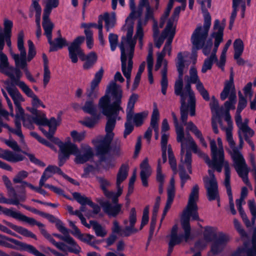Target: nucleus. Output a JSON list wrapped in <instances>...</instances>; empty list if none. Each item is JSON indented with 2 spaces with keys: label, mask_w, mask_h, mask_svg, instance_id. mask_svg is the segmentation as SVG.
Listing matches in <instances>:
<instances>
[{
  "label": "nucleus",
  "mask_w": 256,
  "mask_h": 256,
  "mask_svg": "<svg viewBox=\"0 0 256 256\" xmlns=\"http://www.w3.org/2000/svg\"><path fill=\"white\" fill-rule=\"evenodd\" d=\"M174 125L176 134V140L180 143V163L179 165L180 176L181 180V188H183L186 182L189 179V176L186 171L192 172V154L187 149L190 148L194 153L200 158H202L209 168L216 170L218 172L222 171L220 162L224 156V148L221 138L217 139L218 146L214 140H211L210 146L212 153V160L208 156L203 153L198 148L193 138L189 134L186 136L184 133V126L178 124V120L174 112H172Z\"/></svg>",
  "instance_id": "obj_1"
},
{
  "label": "nucleus",
  "mask_w": 256,
  "mask_h": 256,
  "mask_svg": "<svg viewBox=\"0 0 256 256\" xmlns=\"http://www.w3.org/2000/svg\"><path fill=\"white\" fill-rule=\"evenodd\" d=\"M122 96V90L120 87L115 82H112L108 86L104 96L99 100V108L108 120L105 128L106 135L104 137H98L93 141L98 144L96 148L98 155L104 156L110 150V144L114 136L112 130L116 126V120L120 111L124 112L121 106Z\"/></svg>",
  "instance_id": "obj_2"
},
{
  "label": "nucleus",
  "mask_w": 256,
  "mask_h": 256,
  "mask_svg": "<svg viewBox=\"0 0 256 256\" xmlns=\"http://www.w3.org/2000/svg\"><path fill=\"white\" fill-rule=\"evenodd\" d=\"M145 21L152 20L154 22V39L156 46L160 48L162 44L164 39H166V42L164 44V47L161 52H158L156 54V63L155 66V70H158L162 64L164 67L161 71L162 79L160 80V85L162 88V92L165 95L166 93V90L168 86V79L167 76L168 72V62L164 59V57L167 54L169 56L171 55L172 52V43L173 38L175 34L176 30L174 28H169L167 29V26L159 36V31L157 22L153 19V10L150 8L148 2L145 0Z\"/></svg>",
  "instance_id": "obj_3"
},
{
  "label": "nucleus",
  "mask_w": 256,
  "mask_h": 256,
  "mask_svg": "<svg viewBox=\"0 0 256 256\" xmlns=\"http://www.w3.org/2000/svg\"><path fill=\"white\" fill-rule=\"evenodd\" d=\"M198 192L199 188L198 186H194L190 194L188 204L183 211L181 218V223L184 230V234H178V227L176 225L172 227L168 244V256L172 253L173 248L175 245L178 244L183 241L187 242L190 238V218L192 217L194 220L199 219L196 204L198 200Z\"/></svg>",
  "instance_id": "obj_4"
},
{
  "label": "nucleus",
  "mask_w": 256,
  "mask_h": 256,
  "mask_svg": "<svg viewBox=\"0 0 256 256\" xmlns=\"http://www.w3.org/2000/svg\"><path fill=\"white\" fill-rule=\"evenodd\" d=\"M201 4L202 10L204 18L203 26H199L196 27L191 37V42L192 44V53L195 54L197 50L202 48V52L206 56L208 55L211 50L212 45V40L210 38L206 40L207 38L210 27L211 25V16L207 10V8H210L207 6L206 0H197Z\"/></svg>",
  "instance_id": "obj_5"
},
{
  "label": "nucleus",
  "mask_w": 256,
  "mask_h": 256,
  "mask_svg": "<svg viewBox=\"0 0 256 256\" xmlns=\"http://www.w3.org/2000/svg\"><path fill=\"white\" fill-rule=\"evenodd\" d=\"M222 130H224L226 134V138L230 148V151L234 162V166L238 176L242 178L243 182L248 186L251 190L252 187L248 178V168L242 153L238 150L235 146V142L232 138V127L224 128L221 126Z\"/></svg>",
  "instance_id": "obj_6"
},
{
  "label": "nucleus",
  "mask_w": 256,
  "mask_h": 256,
  "mask_svg": "<svg viewBox=\"0 0 256 256\" xmlns=\"http://www.w3.org/2000/svg\"><path fill=\"white\" fill-rule=\"evenodd\" d=\"M204 238L198 241L195 245L197 249L204 248L210 242H212L211 252L217 254L222 250L226 244L230 240V237L225 234L218 232L217 228L206 226L204 228Z\"/></svg>",
  "instance_id": "obj_7"
},
{
  "label": "nucleus",
  "mask_w": 256,
  "mask_h": 256,
  "mask_svg": "<svg viewBox=\"0 0 256 256\" xmlns=\"http://www.w3.org/2000/svg\"><path fill=\"white\" fill-rule=\"evenodd\" d=\"M143 14H144V12ZM140 18L142 20L141 21L142 25V34H140L139 36H136L137 26L138 25L139 18H130L127 22L126 19V23L132 20H137L138 22L136 26V32L134 38H132L133 27L132 26L128 28L126 36H123L122 38L121 42L119 46L121 52L120 58H132L134 56V48L135 44H136V39H138L139 40L140 46L141 48H142L143 45V36L144 35V14H142Z\"/></svg>",
  "instance_id": "obj_8"
},
{
  "label": "nucleus",
  "mask_w": 256,
  "mask_h": 256,
  "mask_svg": "<svg viewBox=\"0 0 256 256\" xmlns=\"http://www.w3.org/2000/svg\"><path fill=\"white\" fill-rule=\"evenodd\" d=\"M84 37L79 36L75 38L68 46V56L73 63H76L79 56L82 61H86L83 64L84 70L92 68L97 61L98 56L96 52H91L86 55L80 48V44L84 42Z\"/></svg>",
  "instance_id": "obj_9"
},
{
  "label": "nucleus",
  "mask_w": 256,
  "mask_h": 256,
  "mask_svg": "<svg viewBox=\"0 0 256 256\" xmlns=\"http://www.w3.org/2000/svg\"><path fill=\"white\" fill-rule=\"evenodd\" d=\"M225 21L220 23L219 20H216L213 26V31L211 34L212 38H214V48L210 56L205 60L202 68V72L205 73L212 68V64L218 60L216 52L220 44L223 40L224 30Z\"/></svg>",
  "instance_id": "obj_10"
},
{
  "label": "nucleus",
  "mask_w": 256,
  "mask_h": 256,
  "mask_svg": "<svg viewBox=\"0 0 256 256\" xmlns=\"http://www.w3.org/2000/svg\"><path fill=\"white\" fill-rule=\"evenodd\" d=\"M24 32L22 30L18 34L17 42L18 48L20 54H12V57L15 61L16 66L24 70L27 79L32 82H36V80L26 68V50L24 45Z\"/></svg>",
  "instance_id": "obj_11"
},
{
  "label": "nucleus",
  "mask_w": 256,
  "mask_h": 256,
  "mask_svg": "<svg viewBox=\"0 0 256 256\" xmlns=\"http://www.w3.org/2000/svg\"><path fill=\"white\" fill-rule=\"evenodd\" d=\"M188 56V53L186 52H180L178 53L177 56L176 66L177 68V70L178 72V78L176 80L174 85V92L176 94L180 96L181 97V101L182 100L186 102V96H188V91L186 90V87L188 84H187L184 90L182 91V88L183 86V82H182V76L184 74V58Z\"/></svg>",
  "instance_id": "obj_12"
},
{
  "label": "nucleus",
  "mask_w": 256,
  "mask_h": 256,
  "mask_svg": "<svg viewBox=\"0 0 256 256\" xmlns=\"http://www.w3.org/2000/svg\"><path fill=\"white\" fill-rule=\"evenodd\" d=\"M136 221V209L133 208L130 210L129 214L128 220H125L124 224L126 227L124 229L121 230L119 226L118 222L116 220H114L113 222V226L112 228V234H120L121 236H128L133 233L136 232L138 230L134 228V226Z\"/></svg>",
  "instance_id": "obj_13"
},
{
  "label": "nucleus",
  "mask_w": 256,
  "mask_h": 256,
  "mask_svg": "<svg viewBox=\"0 0 256 256\" xmlns=\"http://www.w3.org/2000/svg\"><path fill=\"white\" fill-rule=\"evenodd\" d=\"M181 120L184 125L186 126V130L192 132L195 136L198 138L202 145L206 148L207 144L202 136L201 131L192 122L186 123L188 118V107L186 104V102L182 100L181 102L180 108Z\"/></svg>",
  "instance_id": "obj_14"
},
{
  "label": "nucleus",
  "mask_w": 256,
  "mask_h": 256,
  "mask_svg": "<svg viewBox=\"0 0 256 256\" xmlns=\"http://www.w3.org/2000/svg\"><path fill=\"white\" fill-rule=\"evenodd\" d=\"M16 108V114L14 120L16 128H10L8 124L0 122V132H2V128H6L9 132L18 136L20 140H24V136L21 130V119L26 116L24 110L20 106V104L15 105Z\"/></svg>",
  "instance_id": "obj_15"
},
{
  "label": "nucleus",
  "mask_w": 256,
  "mask_h": 256,
  "mask_svg": "<svg viewBox=\"0 0 256 256\" xmlns=\"http://www.w3.org/2000/svg\"><path fill=\"white\" fill-rule=\"evenodd\" d=\"M60 152L58 154V165L62 166L66 160L68 159L70 154H76V144L68 141L63 142L59 141L57 143Z\"/></svg>",
  "instance_id": "obj_16"
},
{
  "label": "nucleus",
  "mask_w": 256,
  "mask_h": 256,
  "mask_svg": "<svg viewBox=\"0 0 256 256\" xmlns=\"http://www.w3.org/2000/svg\"><path fill=\"white\" fill-rule=\"evenodd\" d=\"M129 6L130 12L126 18V22L132 18H139L136 33V36H139L142 34V20L140 18L144 12V0H140L137 7L135 6L134 0H129Z\"/></svg>",
  "instance_id": "obj_17"
},
{
  "label": "nucleus",
  "mask_w": 256,
  "mask_h": 256,
  "mask_svg": "<svg viewBox=\"0 0 256 256\" xmlns=\"http://www.w3.org/2000/svg\"><path fill=\"white\" fill-rule=\"evenodd\" d=\"M138 98V96L132 94L130 98L128 103L126 112V122L124 124V138L130 134L134 130V126L132 124V114H134V104Z\"/></svg>",
  "instance_id": "obj_18"
},
{
  "label": "nucleus",
  "mask_w": 256,
  "mask_h": 256,
  "mask_svg": "<svg viewBox=\"0 0 256 256\" xmlns=\"http://www.w3.org/2000/svg\"><path fill=\"white\" fill-rule=\"evenodd\" d=\"M208 176L204 178L205 187L207 190L208 198L210 200L216 199L218 196V184L214 174L213 170H208Z\"/></svg>",
  "instance_id": "obj_19"
},
{
  "label": "nucleus",
  "mask_w": 256,
  "mask_h": 256,
  "mask_svg": "<svg viewBox=\"0 0 256 256\" xmlns=\"http://www.w3.org/2000/svg\"><path fill=\"white\" fill-rule=\"evenodd\" d=\"M221 168L222 166L224 168L225 170V179L224 182V184L226 188L227 194L228 196L230 207L231 212L232 214L234 215L236 214V211L234 209V205L233 202L232 194L230 185V172L228 163L224 160V156L220 162Z\"/></svg>",
  "instance_id": "obj_20"
},
{
  "label": "nucleus",
  "mask_w": 256,
  "mask_h": 256,
  "mask_svg": "<svg viewBox=\"0 0 256 256\" xmlns=\"http://www.w3.org/2000/svg\"><path fill=\"white\" fill-rule=\"evenodd\" d=\"M2 213L5 215L11 216L15 219L27 222L31 226L36 225L38 226H42V224L37 222L33 218L28 217L25 215L22 214L18 212H16L13 208H3L0 206V214Z\"/></svg>",
  "instance_id": "obj_21"
},
{
  "label": "nucleus",
  "mask_w": 256,
  "mask_h": 256,
  "mask_svg": "<svg viewBox=\"0 0 256 256\" xmlns=\"http://www.w3.org/2000/svg\"><path fill=\"white\" fill-rule=\"evenodd\" d=\"M160 119V113L156 103H154L153 111L151 116L150 127L148 128L145 132V139L148 142H150L152 134V128L154 130L155 132V138L156 140L158 138V122Z\"/></svg>",
  "instance_id": "obj_22"
},
{
  "label": "nucleus",
  "mask_w": 256,
  "mask_h": 256,
  "mask_svg": "<svg viewBox=\"0 0 256 256\" xmlns=\"http://www.w3.org/2000/svg\"><path fill=\"white\" fill-rule=\"evenodd\" d=\"M104 74V70L101 68L94 75V78L91 82L90 88L87 89L86 94L89 100L96 98L98 96V86L101 81Z\"/></svg>",
  "instance_id": "obj_23"
},
{
  "label": "nucleus",
  "mask_w": 256,
  "mask_h": 256,
  "mask_svg": "<svg viewBox=\"0 0 256 256\" xmlns=\"http://www.w3.org/2000/svg\"><path fill=\"white\" fill-rule=\"evenodd\" d=\"M220 98L222 100H224L227 98H236L232 72L230 74L229 80L224 82V89L220 94Z\"/></svg>",
  "instance_id": "obj_24"
},
{
  "label": "nucleus",
  "mask_w": 256,
  "mask_h": 256,
  "mask_svg": "<svg viewBox=\"0 0 256 256\" xmlns=\"http://www.w3.org/2000/svg\"><path fill=\"white\" fill-rule=\"evenodd\" d=\"M170 130V126L166 118L163 120L162 124V137L160 141V146L162 151V162L164 163L166 161V148L168 140L169 138V134L167 132Z\"/></svg>",
  "instance_id": "obj_25"
},
{
  "label": "nucleus",
  "mask_w": 256,
  "mask_h": 256,
  "mask_svg": "<svg viewBox=\"0 0 256 256\" xmlns=\"http://www.w3.org/2000/svg\"><path fill=\"white\" fill-rule=\"evenodd\" d=\"M76 148L77 149L76 154L74 155L76 156L74 162L76 164H84L89 160L94 155L92 148L88 146L82 148L80 151L76 146Z\"/></svg>",
  "instance_id": "obj_26"
},
{
  "label": "nucleus",
  "mask_w": 256,
  "mask_h": 256,
  "mask_svg": "<svg viewBox=\"0 0 256 256\" xmlns=\"http://www.w3.org/2000/svg\"><path fill=\"white\" fill-rule=\"evenodd\" d=\"M248 188L246 187L242 188L240 194V197L239 199L236 200V205L239 211L240 214L243 220V222H244L246 226L248 228L251 226V224L242 208V205L245 204L244 199L248 196Z\"/></svg>",
  "instance_id": "obj_27"
},
{
  "label": "nucleus",
  "mask_w": 256,
  "mask_h": 256,
  "mask_svg": "<svg viewBox=\"0 0 256 256\" xmlns=\"http://www.w3.org/2000/svg\"><path fill=\"white\" fill-rule=\"evenodd\" d=\"M62 236L59 234H54V236L64 241L66 244L70 245L68 246V252L71 253L78 254L82 251L81 248L76 243L74 240L70 236L69 234H64Z\"/></svg>",
  "instance_id": "obj_28"
},
{
  "label": "nucleus",
  "mask_w": 256,
  "mask_h": 256,
  "mask_svg": "<svg viewBox=\"0 0 256 256\" xmlns=\"http://www.w3.org/2000/svg\"><path fill=\"white\" fill-rule=\"evenodd\" d=\"M175 196V180L174 177L170 178L169 186L168 188V199L160 220L162 222L168 210H170L173 202Z\"/></svg>",
  "instance_id": "obj_29"
},
{
  "label": "nucleus",
  "mask_w": 256,
  "mask_h": 256,
  "mask_svg": "<svg viewBox=\"0 0 256 256\" xmlns=\"http://www.w3.org/2000/svg\"><path fill=\"white\" fill-rule=\"evenodd\" d=\"M96 179L105 196L108 198H111L113 203L116 204L119 196H118V192L115 193L107 190V188L110 186V182L102 177L97 176Z\"/></svg>",
  "instance_id": "obj_30"
},
{
  "label": "nucleus",
  "mask_w": 256,
  "mask_h": 256,
  "mask_svg": "<svg viewBox=\"0 0 256 256\" xmlns=\"http://www.w3.org/2000/svg\"><path fill=\"white\" fill-rule=\"evenodd\" d=\"M4 239H6L8 242L14 244L16 246L22 248L26 250L33 254L35 256H46L44 254L40 252L35 247L32 245L23 243L14 238H8L0 234V240Z\"/></svg>",
  "instance_id": "obj_31"
},
{
  "label": "nucleus",
  "mask_w": 256,
  "mask_h": 256,
  "mask_svg": "<svg viewBox=\"0 0 256 256\" xmlns=\"http://www.w3.org/2000/svg\"><path fill=\"white\" fill-rule=\"evenodd\" d=\"M132 58H120L122 70L126 78L127 87L128 88L130 82L131 72L132 68Z\"/></svg>",
  "instance_id": "obj_32"
},
{
  "label": "nucleus",
  "mask_w": 256,
  "mask_h": 256,
  "mask_svg": "<svg viewBox=\"0 0 256 256\" xmlns=\"http://www.w3.org/2000/svg\"><path fill=\"white\" fill-rule=\"evenodd\" d=\"M0 158L11 162H17L24 160L22 154L0 148Z\"/></svg>",
  "instance_id": "obj_33"
},
{
  "label": "nucleus",
  "mask_w": 256,
  "mask_h": 256,
  "mask_svg": "<svg viewBox=\"0 0 256 256\" xmlns=\"http://www.w3.org/2000/svg\"><path fill=\"white\" fill-rule=\"evenodd\" d=\"M128 166L127 164H123L120 166L116 176V188L118 189V196H120L122 192V187L120 184L124 181L128 176Z\"/></svg>",
  "instance_id": "obj_34"
},
{
  "label": "nucleus",
  "mask_w": 256,
  "mask_h": 256,
  "mask_svg": "<svg viewBox=\"0 0 256 256\" xmlns=\"http://www.w3.org/2000/svg\"><path fill=\"white\" fill-rule=\"evenodd\" d=\"M252 248L248 249L247 243H244L243 247L238 248L232 256H256V246L254 239L252 242Z\"/></svg>",
  "instance_id": "obj_35"
},
{
  "label": "nucleus",
  "mask_w": 256,
  "mask_h": 256,
  "mask_svg": "<svg viewBox=\"0 0 256 256\" xmlns=\"http://www.w3.org/2000/svg\"><path fill=\"white\" fill-rule=\"evenodd\" d=\"M48 42L50 44V52L56 51L58 50L62 49L64 46H68L66 39L62 38L61 35L54 38V40H52V37L50 40H48Z\"/></svg>",
  "instance_id": "obj_36"
},
{
  "label": "nucleus",
  "mask_w": 256,
  "mask_h": 256,
  "mask_svg": "<svg viewBox=\"0 0 256 256\" xmlns=\"http://www.w3.org/2000/svg\"><path fill=\"white\" fill-rule=\"evenodd\" d=\"M62 171L56 166H49L44 170L40 179V185H44V182H46L48 178L52 176V174L58 173L62 174Z\"/></svg>",
  "instance_id": "obj_37"
},
{
  "label": "nucleus",
  "mask_w": 256,
  "mask_h": 256,
  "mask_svg": "<svg viewBox=\"0 0 256 256\" xmlns=\"http://www.w3.org/2000/svg\"><path fill=\"white\" fill-rule=\"evenodd\" d=\"M50 15L43 14L42 26L44 30V34L48 40H50L52 37V31L54 28V24L49 18Z\"/></svg>",
  "instance_id": "obj_38"
},
{
  "label": "nucleus",
  "mask_w": 256,
  "mask_h": 256,
  "mask_svg": "<svg viewBox=\"0 0 256 256\" xmlns=\"http://www.w3.org/2000/svg\"><path fill=\"white\" fill-rule=\"evenodd\" d=\"M248 4H249L250 2V0H247ZM240 6L242 7V16H244V12L246 9V6L243 0H233L232 4V8L233 11L232 13L230 18V28H231L234 22V20L236 18L237 14V8L238 6Z\"/></svg>",
  "instance_id": "obj_39"
},
{
  "label": "nucleus",
  "mask_w": 256,
  "mask_h": 256,
  "mask_svg": "<svg viewBox=\"0 0 256 256\" xmlns=\"http://www.w3.org/2000/svg\"><path fill=\"white\" fill-rule=\"evenodd\" d=\"M104 212L110 216H115L120 212L122 206L116 204L113 206L109 202H105L101 204Z\"/></svg>",
  "instance_id": "obj_40"
},
{
  "label": "nucleus",
  "mask_w": 256,
  "mask_h": 256,
  "mask_svg": "<svg viewBox=\"0 0 256 256\" xmlns=\"http://www.w3.org/2000/svg\"><path fill=\"white\" fill-rule=\"evenodd\" d=\"M4 47V34L0 32V72H3L4 69L8 66V59L2 50Z\"/></svg>",
  "instance_id": "obj_41"
},
{
  "label": "nucleus",
  "mask_w": 256,
  "mask_h": 256,
  "mask_svg": "<svg viewBox=\"0 0 256 256\" xmlns=\"http://www.w3.org/2000/svg\"><path fill=\"white\" fill-rule=\"evenodd\" d=\"M100 17L102 19V22L103 20L105 22V27L107 32H108L110 28L114 26L116 22V14L114 12H112L111 14L106 12L104 15L99 16L98 19Z\"/></svg>",
  "instance_id": "obj_42"
},
{
  "label": "nucleus",
  "mask_w": 256,
  "mask_h": 256,
  "mask_svg": "<svg viewBox=\"0 0 256 256\" xmlns=\"http://www.w3.org/2000/svg\"><path fill=\"white\" fill-rule=\"evenodd\" d=\"M4 222L8 226L11 228L12 230L16 231L18 233L20 234L26 236V237H30L32 238H33L35 240H37L36 236L33 234L30 231L28 230V229L24 228L23 227L18 226L16 225H14L12 224L11 222H6L5 220L4 221Z\"/></svg>",
  "instance_id": "obj_43"
},
{
  "label": "nucleus",
  "mask_w": 256,
  "mask_h": 256,
  "mask_svg": "<svg viewBox=\"0 0 256 256\" xmlns=\"http://www.w3.org/2000/svg\"><path fill=\"white\" fill-rule=\"evenodd\" d=\"M186 7V4H183L181 6H178L176 8L172 16L168 19L167 22V29L170 28L176 29V21L178 19L179 14L181 10H184Z\"/></svg>",
  "instance_id": "obj_44"
},
{
  "label": "nucleus",
  "mask_w": 256,
  "mask_h": 256,
  "mask_svg": "<svg viewBox=\"0 0 256 256\" xmlns=\"http://www.w3.org/2000/svg\"><path fill=\"white\" fill-rule=\"evenodd\" d=\"M6 89L12 99L15 105L20 104L23 101L21 94L16 88L8 86Z\"/></svg>",
  "instance_id": "obj_45"
},
{
  "label": "nucleus",
  "mask_w": 256,
  "mask_h": 256,
  "mask_svg": "<svg viewBox=\"0 0 256 256\" xmlns=\"http://www.w3.org/2000/svg\"><path fill=\"white\" fill-rule=\"evenodd\" d=\"M32 112L35 114V116H33V122L34 123L39 126L46 125L47 118L45 114L36 109H32Z\"/></svg>",
  "instance_id": "obj_46"
},
{
  "label": "nucleus",
  "mask_w": 256,
  "mask_h": 256,
  "mask_svg": "<svg viewBox=\"0 0 256 256\" xmlns=\"http://www.w3.org/2000/svg\"><path fill=\"white\" fill-rule=\"evenodd\" d=\"M23 194L20 196L19 198H15L12 199H8L6 198L4 194L1 193L0 194V203L6 204H13L18 206L20 204V202H24L26 200L25 192H22Z\"/></svg>",
  "instance_id": "obj_47"
},
{
  "label": "nucleus",
  "mask_w": 256,
  "mask_h": 256,
  "mask_svg": "<svg viewBox=\"0 0 256 256\" xmlns=\"http://www.w3.org/2000/svg\"><path fill=\"white\" fill-rule=\"evenodd\" d=\"M186 90L188 93V106L190 108V114L192 116H194L195 114V103L196 99L194 96V94L192 90L190 85L188 84L186 87Z\"/></svg>",
  "instance_id": "obj_48"
},
{
  "label": "nucleus",
  "mask_w": 256,
  "mask_h": 256,
  "mask_svg": "<svg viewBox=\"0 0 256 256\" xmlns=\"http://www.w3.org/2000/svg\"><path fill=\"white\" fill-rule=\"evenodd\" d=\"M166 175L162 172L161 166H160V160L158 161L157 169L156 180L159 184V192L160 193L163 192V186L165 182Z\"/></svg>",
  "instance_id": "obj_49"
},
{
  "label": "nucleus",
  "mask_w": 256,
  "mask_h": 256,
  "mask_svg": "<svg viewBox=\"0 0 256 256\" xmlns=\"http://www.w3.org/2000/svg\"><path fill=\"white\" fill-rule=\"evenodd\" d=\"M238 136H242V134H244L245 140L246 138H250L254 135V131L248 125H246V123L238 126Z\"/></svg>",
  "instance_id": "obj_50"
},
{
  "label": "nucleus",
  "mask_w": 256,
  "mask_h": 256,
  "mask_svg": "<svg viewBox=\"0 0 256 256\" xmlns=\"http://www.w3.org/2000/svg\"><path fill=\"white\" fill-rule=\"evenodd\" d=\"M82 108L85 112L93 116H96V107L94 104V100H86Z\"/></svg>",
  "instance_id": "obj_51"
},
{
  "label": "nucleus",
  "mask_w": 256,
  "mask_h": 256,
  "mask_svg": "<svg viewBox=\"0 0 256 256\" xmlns=\"http://www.w3.org/2000/svg\"><path fill=\"white\" fill-rule=\"evenodd\" d=\"M23 92L28 97L32 98V104L34 106L38 108L40 106V104H42V101L34 94L32 90L29 88H24Z\"/></svg>",
  "instance_id": "obj_52"
},
{
  "label": "nucleus",
  "mask_w": 256,
  "mask_h": 256,
  "mask_svg": "<svg viewBox=\"0 0 256 256\" xmlns=\"http://www.w3.org/2000/svg\"><path fill=\"white\" fill-rule=\"evenodd\" d=\"M43 14L50 15L53 8L59 5V0H46Z\"/></svg>",
  "instance_id": "obj_53"
},
{
  "label": "nucleus",
  "mask_w": 256,
  "mask_h": 256,
  "mask_svg": "<svg viewBox=\"0 0 256 256\" xmlns=\"http://www.w3.org/2000/svg\"><path fill=\"white\" fill-rule=\"evenodd\" d=\"M61 121V119L60 116L56 119L54 117L51 118L49 120L47 119V122L46 126H48L49 127L50 130V134H48V136H51L52 134H54L57 126L60 125Z\"/></svg>",
  "instance_id": "obj_54"
},
{
  "label": "nucleus",
  "mask_w": 256,
  "mask_h": 256,
  "mask_svg": "<svg viewBox=\"0 0 256 256\" xmlns=\"http://www.w3.org/2000/svg\"><path fill=\"white\" fill-rule=\"evenodd\" d=\"M90 222L92 225V228L98 236L104 237L106 236V230L100 224L93 220H90Z\"/></svg>",
  "instance_id": "obj_55"
},
{
  "label": "nucleus",
  "mask_w": 256,
  "mask_h": 256,
  "mask_svg": "<svg viewBox=\"0 0 256 256\" xmlns=\"http://www.w3.org/2000/svg\"><path fill=\"white\" fill-rule=\"evenodd\" d=\"M168 155L169 164L170 165V166L174 172L176 174V160L174 156L172 153V149L170 144H167V148L166 152V154Z\"/></svg>",
  "instance_id": "obj_56"
},
{
  "label": "nucleus",
  "mask_w": 256,
  "mask_h": 256,
  "mask_svg": "<svg viewBox=\"0 0 256 256\" xmlns=\"http://www.w3.org/2000/svg\"><path fill=\"white\" fill-rule=\"evenodd\" d=\"M14 76L15 80H14L13 84L18 86L23 92L24 88L28 86L24 82L20 80L22 74L20 70L14 69Z\"/></svg>",
  "instance_id": "obj_57"
},
{
  "label": "nucleus",
  "mask_w": 256,
  "mask_h": 256,
  "mask_svg": "<svg viewBox=\"0 0 256 256\" xmlns=\"http://www.w3.org/2000/svg\"><path fill=\"white\" fill-rule=\"evenodd\" d=\"M160 200V198H157V201L156 204H155L154 210H153V216L152 218L151 223H150V237H151L154 233V231L155 228V225L156 224V214L157 213L158 208H159V202Z\"/></svg>",
  "instance_id": "obj_58"
},
{
  "label": "nucleus",
  "mask_w": 256,
  "mask_h": 256,
  "mask_svg": "<svg viewBox=\"0 0 256 256\" xmlns=\"http://www.w3.org/2000/svg\"><path fill=\"white\" fill-rule=\"evenodd\" d=\"M210 104L214 116H220L221 114L223 108L219 107L218 101L214 96L212 98Z\"/></svg>",
  "instance_id": "obj_59"
},
{
  "label": "nucleus",
  "mask_w": 256,
  "mask_h": 256,
  "mask_svg": "<svg viewBox=\"0 0 256 256\" xmlns=\"http://www.w3.org/2000/svg\"><path fill=\"white\" fill-rule=\"evenodd\" d=\"M234 54L236 56H241L244 52V44L242 40L240 38L236 39L233 44Z\"/></svg>",
  "instance_id": "obj_60"
},
{
  "label": "nucleus",
  "mask_w": 256,
  "mask_h": 256,
  "mask_svg": "<svg viewBox=\"0 0 256 256\" xmlns=\"http://www.w3.org/2000/svg\"><path fill=\"white\" fill-rule=\"evenodd\" d=\"M196 90L200 92L203 98L206 100H210V96L208 91L205 89L202 83L200 81L196 83Z\"/></svg>",
  "instance_id": "obj_61"
},
{
  "label": "nucleus",
  "mask_w": 256,
  "mask_h": 256,
  "mask_svg": "<svg viewBox=\"0 0 256 256\" xmlns=\"http://www.w3.org/2000/svg\"><path fill=\"white\" fill-rule=\"evenodd\" d=\"M186 80L188 84L192 83L196 84L200 81V78L198 76L197 70L194 67H192L190 70V76H187Z\"/></svg>",
  "instance_id": "obj_62"
},
{
  "label": "nucleus",
  "mask_w": 256,
  "mask_h": 256,
  "mask_svg": "<svg viewBox=\"0 0 256 256\" xmlns=\"http://www.w3.org/2000/svg\"><path fill=\"white\" fill-rule=\"evenodd\" d=\"M74 198L81 205L88 204L89 202L91 200L84 195H82L80 193L74 192L72 193Z\"/></svg>",
  "instance_id": "obj_63"
},
{
  "label": "nucleus",
  "mask_w": 256,
  "mask_h": 256,
  "mask_svg": "<svg viewBox=\"0 0 256 256\" xmlns=\"http://www.w3.org/2000/svg\"><path fill=\"white\" fill-rule=\"evenodd\" d=\"M174 2V0H169L168 4L167 6V8H166L165 12H164V14L162 15V18H160V28L163 27L164 24L165 22V21L166 20L170 12V10L173 6Z\"/></svg>",
  "instance_id": "obj_64"
}]
</instances>
